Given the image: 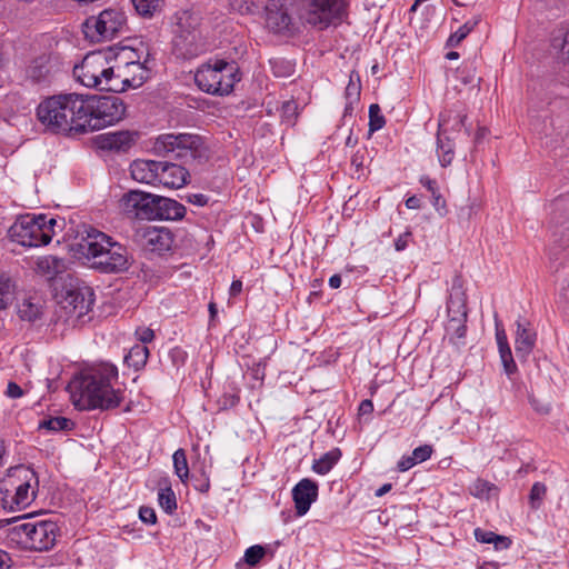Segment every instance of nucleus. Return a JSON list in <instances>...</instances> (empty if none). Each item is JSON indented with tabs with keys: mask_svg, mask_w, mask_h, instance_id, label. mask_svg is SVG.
Returning a JSON list of instances; mask_svg holds the SVG:
<instances>
[{
	"mask_svg": "<svg viewBox=\"0 0 569 569\" xmlns=\"http://www.w3.org/2000/svg\"><path fill=\"white\" fill-rule=\"evenodd\" d=\"M136 11L142 17H152L159 11L164 0H131Z\"/></svg>",
	"mask_w": 569,
	"mask_h": 569,
	"instance_id": "obj_40",
	"label": "nucleus"
},
{
	"mask_svg": "<svg viewBox=\"0 0 569 569\" xmlns=\"http://www.w3.org/2000/svg\"><path fill=\"white\" fill-rule=\"evenodd\" d=\"M240 400L239 390L236 387H230V390L224 391L217 400L219 410H228L238 405Z\"/></svg>",
	"mask_w": 569,
	"mask_h": 569,
	"instance_id": "obj_45",
	"label": "nucleus"
},
{
	"mask_svg": "<svg viewBox=\"0 0 569 569\" xmlns=\"http://www.w3.org/2000/svg\"><path fill=\"white\" fill-rule=\"evenodd\" d=\"M186 207L166 197L159 196L157 204V220H180L186 216Z\"/></svg>",
	"mask_w": 569,
	"mask_h": 569,
	"instance_id": "obj_24",
	"label": "nucleus"
},
{
	"mask_svg": "<svg viewBox=\"0 0 569 569\" xmlns=\"http://www.w3.org/2000/svg\"><path fill=\"white\" fill-rule=\"evenodd\" d=\"M433 452V449L430 445H423L418 448H416L412 451L413 460H416L417 463L423 462L428 460Z\"/></svg>",
	"mask_w": 569,
	"mask_h": 569,
	"instance_id": "obj_52",
	"label": "nucleus"
},
{
	"mask_svg": "<svg viewBox=\"0 0 569 569\" xmlns=\"http://www.w3.org/2000/svg\"><path fill=\"white\" fill-rule=\"evenodd\" d=\"M264 24L273 33H286L292 26V18L281 0H268L264 4Z\"/></svg>",
	"mask_w": 569,
	"mask_h": 569,
	"instance_id": "obj_17",
	"label": "nucleus"
},
{
	"mask_svg": "<svg viewBox=\"0 0 569 569\" xmlns=\"http://www.w3.org/2000/svg\"><path fill=\"white\" fill-rule=\"evenodd\" d=\"M420 183L430 192L435 210L440 216L447 214V203L445 198L439 192L437 181L429 178L428 176H423L420 178Z\"/></svg>",
	"mask_w": 569,
	"mask_h": 569,
	"instance_id": "obj_32",
	"label": "nucleus"
},
{
	"mask_svg": "<svg viewBox=\"0 0 569 569\" xmlns=\"http://www.w3.org/2000/svg\"><path fill=\"white\" fill-rule=\"evenodd\" d=\"M517 332L515 340V349L517 357L526 360L536 346L537 333L530 328L529 322L517 320Z\"/></svg>",
	"mask_w": 569,
	"mask_h": 569,
	"instance_id": "obj_23",
	"label": "nucleus"
},
{
	"mask_svg": "<svg viewBox=\"0 0 569 569\" xmlns=\"http://www.w3.org/2000/svg\"><path fill=\"white\" fill-rule=\"evenodd\" d=\"M480 22V18L479 17H473L469 20H467L461 27H459V29L453 32L448 41H447V46L448 47H457L460 44V42L467 38V36L478 26V23Z\"/></svg>",
	"mask_w": 569,
	"mask_h": 569,
	"instance_id": "obj_37",
	"label": "nucleus"
},
{
	"mask_svg": "<svg viewBox=\"0 0 569 569\" xmlns=\"http://www.w3.org/2000/svg\"><path fill=\"white\" fill-rule=\"evenodd\" d=\"M11 558L10 556L0 549V569H8L10 567Z\"/></svg>",
	"mask_w": 569,
	"mask_h": 569,
	"instance_id": "obj_63",
	"label": "nucleus"
},
{
	"mask_svg": "<svg viewBox=\"0 0 569 569\" xmlns=\"http://www.w3.org/2000/svg\"><path fill=\"white\" fill-rule=\"evenodd\" d=\"M340 457L341 451L338 448L332 449L315 460L312 470L318 475H327L339 461Z\"/></svg>",
	"mask_w": 569,
	"mask_h": 569,
	"instance_id": "obj_33",
	"label": "nucleus"
},
{
	"mask_svg": "<svg viewBox=\"0 0 569 569\" xmlns=\"http://www.w3.org/2000/svg\"><path fill=\"white\" fill-rule=\"evenodd\" d=\"M240 81L239 69L234 62L214 60L199 67L194 73L198 88L212 96H227Z\"/></svg>",
	"mask_w": 569,
	"mask_h": 569,
	"instance_id": "obj_4",
	"label": "nucleus"
},
{
	"mask_svg": "<svg viewBox=\"0 0 569 569\" xmlns=\"http://www.w3.org/2000/svg\"><path fill=\"white\" fill-rule=\"evenodd\" d=\"M84 133L112 126L123 119L126 106L117 96L83 97Z\"/></svg>",
	"mask_w": 569,
	"mask_h": 569,
	"instance_id": "obj_7",
	"label": "nucleus"
},
{
	"mask_svg": "<svg viewBox=\"0 0 569 569\" xmlns=\"http://www.w3.org/2000/svg\"><path fill=\"white\" fill-rule=\"evenodd\" d=\"M12 489H6L2 497L3 508L10 511L26 509L37 496L38 479L34 473L29 478L19 479L11 483Z\"/></svg>",
	"mask_w": 569,
	"mask_h": 569,
	"instance_id": "obj_14",
	"label": "nucleus"
},
{
	"mask_svg": "<svg viewBox=\"0 0 569 569\" xmlns=\"http://www.w3.org/2000/svg\"><path fill=\"white\" fill-rule=\"evenodd\" d=\"M530 403L539 413L546 415L550 411V407L548 405H540L535 398H530Z\"/></svg>",
	"mask_w": 569,
	"mask_h": 569,
	"instance_id": "obj_62",
	"label": "nucleus"
},
{
	"mask_svg": "<svg viewBox=\"0 0 569 569\" xmlns=\"http://www.w3.org/2000/svg\"><path fill=\"white\" fill-rule=\"evenodd\" d=\"M189 178V171L183 166L169 161H160L157 186L179 189L188 183Z\"/></svg>",
	"mask_w": 569,
	"mask_h": 569,
	"instance_id": "obj_18",
	"label": "nucleus"
},
{
	"mask_svg": "<svg viewBox=\"0 0 569 569\" xmlns=\"http://www.w3.org/2000/svg\"><path fill=\"white\" fill-rule=\"evenodd\" d=\"M18 315L22 320L33 322L42 315V303L40 299L27 298L18 306Z\"/></svg>",
	"mask_w": 569,
	"mask_h": 569,
	"instance_id": "obj_30",
	"label": "nucleus"
},
{
	"mask_svg": "<svg viewBox=\"0 0 569 569\" xmlns=\"http://www.w3.org/2000/svg\"><path fill=\"white\" fill-rule=\"evenodd\" d=\"M138 139V133L132 131L106 132L97 138L98 146L104 150L127 151Z\"/></svg>",
	"mask_w": 569,
	"mask_h": 569,
	"instance_id": "obj_20",
	"label": "nucleus"
},
{
	"mask_svg": "<svg viewBox=\"0 0 569 569\" xmlns=\"http://www.w3.org/2000/svg\"><path fill=\"white\" fill-rule=\"evenodd\" d=\"M493 545H495L496 549H507L510 547L511 540H510V538H508L506 536L497 535V538L493 541Z\"/></svg>",
	"mask_w": 569,
	"mask_h": 569,
	"instance_id": "obj_60",
	"label": "nucleus"
},
{
	"mask_svg": "<svg viewBox=\"0 0 569 569\" xmlns=\"http://www.w3.org/2000/svg\"><path fill=\"white\" fill-rule=\"evenodd\" d=\"M372 410H373V403L371 400L366 399V400L361 401V403L359 406V415L360 416L369 415L372 412Z\"/></svg>",
	"mask_w": 569,
	"mask_h": 569,
	"instance_id": "obj_61",
	"label": "nucleus"
},
{
	"mask_svg": "<svg viewBox=\"0 0 569 569\" xmlns=\"http://www.w3.org/2000/svg\"><path fill=\"white\" fill-rule=\"evenodd\" d=\"M139 518L142 522L148 525H154L157 522V516L152 508L142 506L139 509Z\"/></svg>",
	"mask_w": 569,
	"mask_h": 569,
	"instance_id": "obj_53",
	"label": "nucleus"
},
{
	"mask_svg": "<svg viewBox=\"0 0 569 569\" xmlns=\"http://www.w3.org/2000/svg\"><path fill=\"white\" fill-rule=\"evenodd\" d=\"M148 59L140 60L133 64L127 66L121 70H116L113 74V92H122L129 88H138L149 77V69L147 67Z\"/></svg>",
	"mask_w": 569,
	"mask_h": 569,
	"instance_id": "obj_15",
	"label": "nucleus"
},
{
	"mask_svg": "<svg viewBox=\"0 0 569 569\" xmlns=\"http://www.w3.org/2000/svg\"><path fill=\"white\" fill-rule=\"evenodd\" d=\"M266 552V548L260 545L251 546L244 552V562L251 567H254L261 561Z\"/></svg>",
	"mask_w": 569,
	"mask_h": 569,
	"instance_id": "obj_47",
	"label": "nucleus"
},
{
	"mask_svg": "<svg viewBox=\"0 0 569 569\" xmlns=\"http://www.w3.org/2000/svg\"><path fill=\"white\" fill-rule=\"evenodd\" d=\"M172 460L174 473L183 483H186L189 478V467L186 451L181 448L176 450L172 456Z\"/></svg>",
	"mask_w": 569,
	"mask_h": 569,
	"instance_id": "obj_39",
	"label": "nucleus"
},
{
	"mask_svg": "<svg viewBox=\"0 0 569 569\" xmlns=\"http://www.w3.org/2000/svg\"><path fill=\"white\" fill-rule=\"evenodd\" d=\"M230 7L240 14H256L260 11L262 3L259 0H230Z\"/></svg>",
	"mask_w": 569,
	"mask_h": 569,
	"instance_id": "obj_42",
	"label": "nucleus"
},
{
	"mask_svg": "<svg viewBox=\"0 0 569 569\" xmlns=\"http://www.w3.org/2000/svg\"><path fill=\"white\" fill-rule=\"evenodd\" d=\"M186 200L194 206L203 207L208 203L209 198L203 193H191L186 197Z\"/></svg>",
	"mask_w": 569,
	"mask_h": 569,
	"instance_id": "obj_56",
	"label": "nucleus"
},
{
	"mask_svg": "<svg viewBox=\"0 0 569 569\" xmlns=\"http://www.w3.org/2000/svg\"><path fill=\"white\" fill-rule=\"evenodd\" d=\"M499 355L506 373L509 376L515 373L517 370V366L512 358L511 349L499 352Z\"/></svg>",
	"mask_w": 569,
	"mask_h": 569,
	"instance_id": "obj_51",
	"label": "nucleus"
},
{
	"mask_svg": "<svg viewBox=\"0 0 569 569\" xmlns=\"http://www.w3.org/2000/svg\"><path fill=\"white\" fill-rule=\"evenodd\" d=\"M467 320H460L457 318L449 319L446 326L447 335L449 336V340L457 347L463 345V339L467 332Z\"/></svg>",
	"mask_w": 569,
	"mask_h": 569,
	"instance_id": "obj_35",
	"label": "nucleus"
},
{
	"mask_svg": "<svg viewBox=\"0 0 569 569\" xmlns=\"http://www.w3.org/2000/svg\"><path fill=\"white\" fill-rule=\"evenodd\" d=\"M93 301V291L91 288L72 287L66 291L61 305L68 313L76 318H81L91 309Z\"/></svg>",
	"mask_w": 569,
	"mask_h": 569,
	"instance_id": "obj_16",
	"label": "nucleus"
},
{
	"mask_svg": "<svg viewBox=\"0 0 569 569\" xmlns=\"http://www.w3.org/2000/svg\"><path fill=\"white\" fill-rule=\"evenodd\" d=\"M72 250L79 259L86 260L91 269L106 274L124 272L131 264L124 246L93 228L72 246Z\"/></svg>",
	"mask_w": 569,
	"mask_h": 569,
	"instance_id": "obj_1",
	"label": "nucleus"
},
{
	"mask_svg": "<svg viewBox=\"0 0 569 569\" xmlns=\"http://www.w3.org/2000/svg\"><path fill=\"white\" fill-rule=\"evenodd\" d=\"M201 138L190 133H166L156 139L154 151L159 156L173 153L178 159H194L200 156Z\"/></svg>",
	"mask_w": 569,
	"mask_h": 569,
	"instance_id": "obj_12",
	"label": "nucleus"
},
{
	"mask_svg": "<svg viewBox=\"0 0 569 569\" xmlns=\"http://www.w3.org/2000/svg\"><path fill=\"white\" fill-rule=\"evenodd\" d=\"M495 323H496V339H497L499 352L509 350L510 347L508 343L506 331L497 316H495Z\"/></svg>",
	"mask_w": 569,
	"mask_h": 569,
	"instance_id": "obj_49",
	"label": "nucleus"
},
{
	"mask_svg": "<svg viewBox=\"0 0 569 569\" xmlns=\"http://www.w3.org/2000/svg\"><path fill=\"white\" fill-rule=\"evenodd\" d=\"M83 96L64 93L49 97L37 107V119L51 133H84Z\"/></svg>",
	"mask_w": 569,
	"mask_h": 569,
	"instance_id": "obj_2",
	"label": "nucleus"
},
{
	"mask_svg": "<svg viewBox=\"0 0 569 569\" xmlns=\"http://www.w3.org/2000/svg\"><path fill=\"white\" fill-rule=\"evenodd\" d=\"M547 486L543 482H535L530 489L528 501L531 510H538L547 496Z\"/></svg>",
	"mask_w": 569,
	"mask_h": 569,
	"instance_id": "obj_41",
	"label": "nucleus"
},
{
	"mask_svg": "<svg viewBox=\"0 0 569 569\" xmlns=\"http://www.w3.org/2000/svg\"><path fill=\"white\" fill-rule=\"evenodd\" d=\"M159 505L168 515H172L173 511L177 509V499L171 488V483L168 478H163L159 481Z\"/></svg>",
	"mask_w": 569,
	"mask_h": 569,
	"instance_id": "obj_29",
	"label": "nucleus"
},
{
	"mask_svg": "<svg viewBox=\"0 0 569 569\" xmlns=\"http://www.w3.org/2000/svg\"><path fill=\"white\" fill-rule=\"evenodd\" d=\"M475 537L479 542L493 543L497 538V533L477 528L475 529Z\"/></svg>",
	"mask_w": 569,
	"mask_h": 569,
	"instance_id": "obj_54",
	"label": "nucleus"
},
{
	"mask_svg": "<svg viewBox=\"0 0 569 569\" xmlns=\"http://www.w3.org/2000/svg\"><path fill=\"white\" fill-rule=\"evenodd\" d=\"M13 530L26 549L47 551L56 543L58 527L52 521H28L17 525Z\"/></svg>",
	"mask_w": 569,
	"mask_h": 569,
	"instance_id": "obj_10",
	"label": "nucleus"
},
{
	"mask_svg": "<svg viewBox=\"0 0 569 569\" xmlns=\"http://www.w3.org/2000/svg\"><path fill=\"white\" fill-rule=\"evenodd\" d=\"M308 23L327 28L340 20L349 7V0H298Z\"/></svg>",
	"mask_w": 569,
	"mask_h": 569,
	"instance_id": "obj_11",
	"label": "nucleus"
},
{
	"mask_svg": "<svg viewBox=\"0 0 569 569\" xmlns=\"http://www.w3.org/2000/svg\"><path fill=\"white\" fill-rule=\"evenodd\" d=\"M406 207L408 209H419L421 207L420 199L416 196H411L406 200Z\"/></svg>",
	"mask_w": 569,
	"mask_h": 569,
	"instance_id": "obj_64",
	"label": "nucleus"
},
{
	"mask_svg": "<svg viewBox=\"0 0 569 569\" xmlns=\"http://www.w3.org/2000/svg\"><path fill=\"white\" fill-rule=\"evenodd\" d=\"M199 14L189 10L177 14L172 50L178 58L191 59L203 51L199 32Z\"/></svg>",
	"mask_w": 569,
	"mask_h": 569,
	"instance_id": "obj_9",
	"label": "nucleus"
},
{
	"mask_svg": "<svg viewBox=\"0 0 569 569\" xmlns=\"http://www.w3.org/2000/svg\"><path fill=\"white\" fill-rule=\"evenodd\" d=\"M148 357L149 349L144 345H136L124 357V362L128 367H132L134 370H140L146 366Z\"/></svg>",
	"mask_w": 569,
	"mask_h": 569,
	"instance_id": "obj_34",
	"label": "nucleus"
},
{
	"mask_svg": "<svg viewBox=\"0 0 569 569\" xmlns=\"http://www.w3.org/2000/svg\"><path fill=\"white\" fill-rule=\"evenodd\" d=\"M144 237L152 251L162 252L171 247L172 239L170 232L164 229H148Z\"/></svg>",
	"mask_w": 569,
	"mask_h": 569,
	"instance_id": "obj_28",
	"label": "nucleus"
},
{
	"mask_svg": "<svg viewBox=\"0 0 569 569\" xmlns=\"http://www.w3.org/2000/svg\"><path fill=\"white\" fill-rule=\"evenodd\" d=\"M448 123V119L445 114H440L439 122H438V137H437V144H438V157L440 164L442 167H448L451 164L453 158H455V151H453V143L450 141V139L441 138V130L445 128V126Z\"/></svg>",
	"mask_w": 569,
	"mask_h": 569,
	"instance_id": "obj_27",
	"label": "nucleus"
},
{
	"mask_svg": "<svg viewBox=\"0 0 569 569\" xmlns=\"http://www.w3.org/2000/svg\"><path fill=\"white\" fill-rule=\"evenodd\" d=\"M417 462L413 460L412 455L409 457H402L401 460L398 462V469L400 471H407L411 469L413 466H416Z\"/></svg>",
	"mask_w": 569,
	"mask_h": 569,
	"instance_id": "obj_59",
	"label": "nucleus"
},
{
	"mask_svg": "<svg viewBox=\"0 0 569 569\" xmlns=\"http://www.w3.org/2000/svg\"><path fill=\"white\" fill-rule=\"evenodd\" d=\"M107 51L110 53L114 71L149 57L146 50L132 47L109 48Z\"/></svg>",
	"mask_w": 569,
	"mask_h": 569,
	"instance_id": "obj_21",
	"label": "nucleus"
},
{
	"mask_svg": "<svg viewBox=\"0 0 569 569\" xmlns=\"http://www.w3.org/2000/svg\"><path fill=\"white\" fill-rule=\"evenodd\" d=\"M6 395L9 398L17 399V398H21L23 396V390L21 389V387L19 385H17L13 381H10L7 387Z\"/></svg>",
	"mask_w": 569,
	"mask_h": 569,
	"instance_id": "obj_58",
	"label": "nucleus"
},
{
	"mask_svg": "<svg viewBox=\"0 0 569 569\" xmlns=\"http://www.w3.org/2000/svg\"><path fill=\"white\" fill-rule=\"evenodd\" d=\"M552 47L558 49L561 57L569 61V26H561L555 31Z\"/></svg>",
	"mask_w": 569,
	"mask_h": 569,
	"instance_id": "obj_36",
	"label": "nucleus"
},
{
	"mask_svg": "<svg viewBox=\"0 0 569 569\" xmlns=\"http://www.w3.org/2000/svg\"><path fill=\"white\" fill-rule=\"evenodd\" d=\"M76 78L88 88H96L113 92L114 69L108 51H92L88 53L80 66L73 69Z\"/></svg>",
	"mask_w": 569,
	"mask_h": 569,
	"instance_id": "obj_8",
	"label": "nucleus"
},
{
	"mask_svg": "<svg viewBox=\"0 0 569 569\" xmlns=\"http://www.w3.org/2000/svg\"><path fill=\"white\" fill-rule=\"evenodd\" d=\"M366 160V149L358 150L351 158V166L356 168L357 171L361 170L365 166Z\"/></svg>",
	"mask_w": 569,
	"mask_h": 569,
	"instance_id": "obj_57",
	"label": "nucleus"
},
{
	"mask_svg": "<svg viewBox=\"0 0 569 569\" xmlns=\"http://www.w3.org/2000/svg\"><path fill=\"white\" fill-rule=\"evenodd\" d=\"M63 260L54 256H44L37 260L36 270L42 276L53 278L62 271Z\"/></svg>",
	"mask_w": 569,
	"mask_h": 569,
	"instance_id": "obj_31",
	"label": "nucleus"
},
{
	"mask_svg": "<svg viewBox=\"0 0 569 569\" xmlns=\"http://www.w3.org/2000/svg\"><path fill=\"white\" fill-rule=\"evenodd\" d=\"M74 422L66 417H52L40 422V429H48L51 431L71 430Z\"/></svg>",
	"mask_w": 569,
	"mask_h": 569,
	"instance_id": "obj_43",
	"label": "nucleus"
},
{
	"mask_svg": "<svg viewBox=\"0 0 569 569\" xmlns=\"http://www.w3.org/2000/svg\"><path fill=\"white\" fill-rule=\"evenodd\" d=\"M159 196L140 190H130L120 199V207L124 213L141 220H157V204Z\"/></svg>",
	"mask_w": 569,
	"mask_h": 569,
	"instance_id": "obj_13",
	"label": "nucleus"
},
{
	"mask_svg": "<svg viewBox=\"0 0 569 569\" xmlns=\"http://www.w3.org/2000/svg\"><path fill=\"white\" fill-rule=\"evenodd\" d=\"M51 57L49 54H41L34 58L27 68V77L36 83H41L48 80L51 66Z\"/></svg>",
	"mask_w": 569,
	"mask_h": 569,
	"instance_id": "obj_26",
	"label": "nucleus"
},
{
	"mask_svg": "<svg viewBox=\"0 0 569 569\" xmlns=\"http://www.w3.org/2000/svg\"><path fill=\"white\" fill-rule=\"evenodd\" d=\"M386 124L383 114L379 104L373 103L369 107V130L370 132L382 129Z\"/></svg>",
	"mask_w": 569,
	"mask_h": 569,
	"instance_id": "obj_46",
	"label": "nucleus"
},
{
	"mask_svg": "<svg viewBox=\"0 0 569 569\" xmlns=\"http://www.w3.org/2000/svg\"><path fill=\"white\" fill-rule=\"evenodd\" d=\"M412 240V233L410 231H406L401 233L395 240V248L397 251H403L409 246V242Z\"/></svg>",
	"mask_w": 569,
	"mask_h": 569,
	"instance_id": "obj_55",
	"label": "nucleus"
},
{
	"mask_svg": "<svg viewBox=\"0 0 569 569\" xmlns=\"http://www.w3.org/2000/svg\"><path fill=\"white\" fill-rule=\"evenodd\" d=\"M361 92L360 77L358 72L352 71L349 77V83L346 88V98L348 100L346 107V113L351 110V106L353 102L359 101Z\"/></svg>",
	"mask_w": 569,
	"mask_h": 569,
	"instance_id": "obj_38",
	"label": "nucleus"
},
{
	"mask_svg": "<svg viewBox=\"0 0 569 569\" xmlns=\"http://www.w3.org/2000/svg\"><path fill=\"white\" fill-rule=\"evenodd\" d=\"M117 379L118 369L111 363L91 368L81 379L80 397L74 405L81 410L117 408L124 399L123 391L111 386Z\"/></svg>",
	"mask_w": 569,
	"mask_h": 569,
	"instance_id": "obj_3",
	"label": "nucleus"
},
{
	"mask_svg": "<svg viewBox=\"0 0 569 569\" xmlns=\"http://www.w3.org/2000/svg\"><path fill=\"white\" fill-rule=\"evenodd\" d=\"M318 498V485L310 479L300 480L292 489V499L298 516L306 515Z\"/></svg>",
	"mask_w": 569,
	"mask_h": 569,
	"instance_id": "obj_19",
	"label": "nucleus"
},
{
	"mask_svg": "<svg viewBox=\"0 0 569 569\" xmlns=\"http://www.w3.org/2000/svg\"><path fill=\"white\" fill-rule=\"evenodd\" d=\"M160 161L138 159L130 164L133 180L140 183L157 186Z\"/></svg>",
	"mask_w": 569,
	"mask_h": 569,
	"instance_id": "obj_22",
	"label": "nucleus"
},
{
	"mask_svg": "<svg viewBox=\"0 0 569 569\" xmlns=\"http://www.w3.org/2000/svg\"><path fill=\"white\" fill-rule=\"evenodd\" d=\"M14 284L10 278H0V310H4L13 300Z\"/></svg>",
	"mask_w": 569,
	"mask_h": 569,
	"instance_id": "obj_44",
	"label": "nucleus"
},
{
	"mask_svg": "<svg viewBox=\"0 0 569 569\" xmlns=\"http://www.w3.org/2000/svg\"><path fill=\"white\" fill-rule=\"evenodd\" d=\"M493 485L487 480L477 479L471 488V493L476 497L489 496Z\"/></svg>",
	"mask_w": 569,
	"mask_h": 569,
	"instance_id": "obj_50",
	"label": "nucleus"
},
{
	"mask_svg": "<svg viewBox=\"0 0 569 569\" xmlns=\"http://www.w3.org/2000/svg\"><path fill=\"white\" fill-rule=\"evenodd\" d=\"M56 224L57 220L46 214H24L9 228L8 236L23 247L47 246L54 236Z\"/></svg>",
	"mask_w": 569,
	"mask_h": 569,
	"instance_id": "obj_5",
	"label": "nucleus"
},
{
	"mask_svg": "<svg viewBox=\"0 0 569 569\" xmlns=\"http://www.w3.org/2000/svg\"><path fill=\"white\" fill-rule=\"evenodd\" d=\"M447 311L449 319L467 320V297L460 288H452L447 301Z\"/></svg>",
	"mask_w": 569,
	"mask_h": 569,
	"instance_id": "obj_25",
	"label": "nucleus"
},
{
	"mask_svg": "<svg viewBox=\"0 0 569 569\" xmlns=\"http://www.w3.org/2000/svg\"><path fill=\"white\" fill-rule=\"evenodd\" d=\"M129 30L126 12L119 8H108L88 17L82 23L84 38L91 43L111 41L123 37Z\"/></svg>",
	"mask_w": 569,
	"mask_h": 569,
	"instance_id": "obj_6",
	"label": "nucleus"
},
{
	"mask_svg": "<svg viewBox=\"0 0 569 569\" xmlns=\"http://www.w3.org/2000/svg\"><path fill=\"white\" fill-rule=\"evenodd\" d=\"M298 114V104L295 100L284 101L281 106L282 120L288 124H293Z\"/></svg>",
	"mask_w": 569,
	"mask_h": 569,
	"instance_id": "obj_48",
	"label": "nucleus"
}]
</instances>
